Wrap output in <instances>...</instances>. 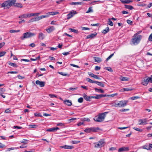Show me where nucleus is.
Listing matches in <instances>:
<instances>
[{
	"mask_svg": "<svg viewBox=\"0 0 152 152\" xmlns=\"http://www.w3.org/2000/svg\"><path fill=\"white\" fill-rule=\"evenodd\" d=\"M108 113L106 112L99 114L97 116H96L94 118V120L96 122H102L103 121L106 116V115Z\"/></svg>",
	"mask_w": 152,
	"mask_h": 152,
	"instance_id": "1",
	"label": "nucleus"
},
{
	"mask_svg": "<svg viewBox=\"0 0 152 152\" xmlns=\"http://www.w3.org/2000/svg\"><path fill=\"white\" fill-rule=\"evenodd\" d=\"M142 36L140 35H139L138 34H135L132 39V42L134 45H137L140 42L142 39Z\"/></svg>",
	"mask_w": 152,
	"mask_h": 152,
	"instance_id": "2",
	"label": "nucleus"
},
{
	"mask_svg": "<svg viewBox=\"0 0 152 152\" xmlns=\"http://www.w3.org/2000/svg\"><path fill=\"white\" fill-rule=\"evenodd\" d=\"M16 1V0H8L4 1L2 4L1 7H7L9 8Z\"/></svg>",
	"mask_w": 152,
	"mask_h": 152,
	"instance_id": "3",
	"label": "nucleus"
},
{
	"mask_svg": "<svg viewBox=\"0 0 152 152\" xmlns=\"http://www.w3.org/2000/svg\"><path fill=\"white\" fill-rule=\"evenodd\" d=\"M36 35L35 33H31L28 31L24 33L23 36L20 37L21 40H23L25 39L28 38L35 36Z\"/></svg>",
	"mask_w": 152,
	"mask_h": 152,
	"instance_id": "4",
	"label": "nucleus"
},
{
	"mask_svg": "<svg viewBox=\"0 0 152 152\" xmlns=\"http://www.w3.org/2000/svg\"><path fill=\"white\" fill-rule=\"evenodd\" d=\"M128 102V100H122L116 102L114 104V106L117 107H123L126 106Z\"/></svg>",
	"mask_w": 152,
	"mask_h": 152,
	"instance_id": "5",
	"label": "nucleus"
},
{
	"mask_svg": "<svg viewBox=\"0 0 152 152\" xmlns=\"http://www.w3.org/2000/svg\"><path fill=\"white\" fill-rule=\"evenodd\" d=\"M86 80L88 82H89L90 83H95L99 86L102 87H104V85L103 83L102 82H100L99 81H93L91 80L90 79L88 78H86Z\"/></svg>",
	"mask_w": 152,
	"mask_h": 152,
	"instance_id": "6",
	"label": "nucleus"
},
{
	"mask_svg": "<svg viewBox=\"0 0 152 152\" xmlns=\"http://www.w3.org/2000/svg\"><path fill=\"white\" fill-rule=\"evenodd\" d=\"M104 142L103 140H101L97 142L94 143V144H95V145L94 147L96 148H98L101 147L104 145Z\"/></svg>",
	"mask_w": 152,
	"mask_h": 152,
	"instance_id": "7",
	"label": "nucleus"
},
{
	"mask_svg": "<svg viewBox=\"0 0 152 152\" xmlns=\"http://www.w3.org/2000/svg\"><path fill=\"white\" fill-rule=\"evenodd\" d=\"M76 14H77V12L76 11L74 10H72L67 15V19H69L72 18L74 15Z\"/></svg>",
	"mask_w": 152,
	"mask_h": 152,
	"instance_id": "8",
	"label": "nucleus"
},
{
	"mask_svg": "<svg viewBox=\"0 0 152 152\" xmlns=\"http://www.w3.org/2000/svg\"><path fill=\"white\" fill-rule=\"evenodd\" d=\"M97 34L96 32H94V33L91 34L89 35H88L86 36V39H92L95 37L96 35Z\"/></svg>",
	"mask_w": 152,
	"mask_h": 152,
	"instance_id": "9",
	"label": "nucleus"
},
{
	"mask_svg": "<svg viewBox=\"0 0 152 152\" xmlns=\"http://www.w3.org/2000/svg\"><path fill=\"white\" fill-rule=\"evenodd\" d=\"M35 83L36 84L39 85L41 87H44L45 83V82L40 81L38 80L36 81Z\"/></svg>",
	"mask_w": 152,
	"mask_h": 152,
	"instance_id": "10",
	"label": "nucleus"
},
{
	"mask_svg": "<svg viewBox=\"0 0 152 152\" xmlns=\"http://www.w3.org/2000/svg\"><path fill=\"white\" fill-rule=\"evenodd\" d=\"M129 150L128 147H123L118 149V151L119 152H122L124 151H128Z\"/></svg>",
	"mask_w": 152,
	"mask_h": 152,
	"instance_id": "11",
	"label": "nucleus"
},
{
	"mask_svg": "<svg viewBox=\"0 0 152 152\" xmlns=\"http://www.w3.org/2000/svg\"><path fill=\"white\" fill-rule=\"evenodd\" d=\"M139 124H147V120L146 118L143 119H140L139 121Z\"/></svg>",
	"mask_w": 152,
	"mask_h": 152,
	"instance_id": "12",
	"label": "nucleus"
},
{
	"mask_svg": "<svg viewBox=\"0 0 152 152\" xmlns=\"http://www.w3.org/2000/svg\"><path fill=\"white\" fill-rule=\"evenodd\" d=\"M59 129V128L58 127H53L50 128L49 129H47L46 131L47 132H53Z\"/></svg>",
	"mask_w": 152,
	"mask_h": 152,
	"instance_id": "13",
	"label": "nucleus"
},
{
	"mask_svg": "<svg viewBox=\"0 0 152 152\" xmlns=\"http://www.w3.org/2000/svg\"><path fill=\"white\" fill-rule=\"evenodd\" d=\"M55 28L53 26H51L49 28L46 29V31L48 33H50L54 30Z\"/></svg>",
	"mask_w": 152,
	"mask_h": 152,
	"instance_id": "14",
	"label": "nucleus"
},
{
	"mask_svg": "<svg viewBox=\"0 0 152 152\" xmlns=\"http://www.w3.org/2000/svg\"><path fill=\"white\" fill-rule=\"evenodd\" d=\"M13 6H14V7H17L20 8H21L23 7V5L21 3H15V2L14 4H13Z\"/></svg>",
	"mask_w": 152,
	"mask_h": 152,
	"instance_id": "15",
	"label": "nucleus"
},
{
	"mask_svg": "<svg viewBox=\"0 0 152 152\" xmlns=\"http://www.w3.org/2000/svg\"><path fill=\"white\" fill-rule=\"evenodd\" d=\"M149 77L145 79L142 83V84L143 85L146 86L148 84V82H150V80L149 79Z\"/></svg>",
	"mask_w": 152,
	"mask_h": 152,
	"instance_id": "16",
	"label": "nucleus"
},
{
	"mask_svg": "<svg viewBox=\"0 0 152 152\" xmlns=\"http://www.w3.org/2000/svg\"><path fill=\"white\" fill-rule=\"evenodd\" d=\"M45 38L44 34L42 32L39 34L38 38L41 40H43Z\"/></svg>",
	"mask_w": 152,
	"mask_h": 152,
	"instance_id": "17",
	"label": "nucleus"
},
{
	"mask_svg": "<svg viewBox=\"0 0 152 152\" xmlns=\"http://www.w3.org/2000/svg\"><path fill=\"white\" fill-rule=\"evenodd\" d=\"M83 97L84 99L88 101H90V99H92V98H91L92 96H88L85 94H84Z\"/></svg>",
	"mask_w": 152,
	"mask_h": 152,
	"instance_id": "18",
	"label": "nucleus"
},
{
	"mask_svg": "<svg viewBox=\"0 0 152 152\" xmlns=\"http://www.w3.org/2000/svg\"><path fill=\"white\" fill-rule=\"evenodd\" d=\"M123 4H129L132 2V1L130 0H120Z\"/></svg>",
	"mask_w": 152,
	"mask_h": 152,
	"instance_id": "19",
	"label": "nucleus"
},
{
	"mask_svg": "<svg viewBox=\"0 0 152 152\" xmlns=\"http://www.w3.org/2000/svg\"><path fill=\"white\" fill-rule=\"evenodd\" d=\"M64 103L68 106H71L72 105V102L71 101L69 100H66L64 102Z\"/></svg>",
	"mask_w": 152,
	"mask_h": 152,
	"instance_id": "20",
	"label": "nucleus"
},
{
	"mask_svg": "<svg viewBox=\"0 0 152 152\" xmlns=\"http://www.w3.org/2000/svg\"><path fill=\"white\" fill-rule=\"evenodd\" d=\"M19 18H29V14H24L19 16Z\"/></svg>",
	"mask_w": 152,
	"mask_h": 152,
	"instance_id": "21",
	"label": "nucleus"
},
{
	"mask_svg": "<svg viewBox=\"0 0 152 152\" xmlns=\"http://www.w3.org/2000/svg\"><path fill=\"white\" fill-rule=\"evenodd\" d=\"M59 13V12H48L47 14L48 15H49H49H56Z\"/></svg>",
	"mask_w": 152,
	"mask_h": 152,
	"instance_id": "22",
	"label": "nucleus"
},
{
	"mask_svg": "<svg viewBox=\"0 0 152 152\" xmlns=\"http://www.w3.org/2000/svg\"><path fill=\"white\" fill-rule=\"evenodd\" d=\"M62 148L65 149H72L73 148L72 146L65 145L61 147Z\"/></svg>",
	"mask_w": 152,
	"mask_h": 152,
	"instance_id": "23",
	"label": "nucleus"
},
{
	"mask_svg": "<svg viewBox=\"0 0 152 152\" xmlns=\"http://www.w3.org/2000/svg\"><path fill=\"white\" fill-rule=\"evenodd\" d=\"M132 90V89L131 88H124L121 89L120 90V91H122V92L125 91H131Z\"/></svg>",
	"mask_w": 152,
	"mask_h": 152,
	"instance_id": "24",
	"label": "nucleus"
},
{
	"mask_svg": "<svg viewBox=\"0 0 152 152\" xmlns=\"http://www.w3.org/2000/svg\"><path fill=\"white\" fill-rule=\"evenodd\" d=\"M94 59L95 61L98 63H99L102 61L101 58L98 57H95Z\"/></svg>",
	"mask_w": 152,
	"mask_h": 152,
	"instance_id": "25",
	"label": "nucleus"
},
{
	"mask_svg": "<svg viewBox=\"0 0 152 152\" xmlns=\"http://www.w3.org/2000/svg\"><path fill=\"white\" fill-rule=\"evenodd\" d=\"M109 31V29L108 27H107L105 29H104L102 31V33L104 34H106Z\"/></svg>",
	"mask_w": 152,
	"mask_h": 152,
	"instance_id": "26",
	"label": "nucleus"
},
{
	"mask_svg": "<svg viewBox=\"0 0 152 152\" xmlns=\"http://www.w3.org/2000/svg\"><path fill=\"white\" fill-rule=\"evenodd\" d=\"M70 4L71 5H81L82 4V2H73L70 3Z\"/></svg>",
	"mask_w": 152,
	"mask_h": 152,
	"instance_id": "27",
	"label": "nucleus"
},
{
	"mask_svg": "<svg viewBox=\"0 0 152 152\" xmlns=\"http://www.w3.org/2000/svg\"><path fill=\"white\" fill-rule=\"evenodd\" d=\"M91 128V132H96L98 130H99V128L98 127L97 128H94V127H92V128Z\"/></svg>",
	"mask_w": 152,
	"mask_h": 152,
	"instance_id": "28",
	"label": "nucleus"
},
{
	"mask_svg": "<svg viewBox=\"0 0 152 152\" xmlns=\"http://www.w3.org/2000/svg\"><path fill=\"white\" fill-rule=\"evenodd\" d=\"M81 120L82 121H87L88 122H89L90 121L89 118H81Z\"/></svg>",
	"mask_w": 152,
	"mask_h": 152,
	"instance_id": "29",
	"label": "nucleus"
},
{
	"mask_svg": "<svg viewBox=\"0 0 152 152\" xmlns=\"http://www.w3.org/2000/svg\"><path fill=\"white\" fill-rule=\"evenodd\" d=\"M124 6L125 8L130 10H132L133 9V7L130 5H125Z\"/></svg>",
	"mask_w": 152,
	"mask_h": 152,
	"instance_id": "30",
	"label": "nucleus"
},
{
	"mask_svg": "<svg viewBox=\"0 0 152 152\" xmlns=\"http://www.w3.org/2000/svg\"><path fill=\"white\" fill-rule=\"evenodd\" d=\"M96 91L97 92H100L101 93H104V91L102 89H98L97 88H94Z\"/></svg>",
	"mask_w": 152,
	"mask_h": 152,
	"instance_id": "31",
	"label": "nucleus"
},
{
	"mask_svg": "<svg viewBox=\"0 0 152 152\" xmlns=\"http://www.w3.org/2000/svg\"><path fill=\"white\" fill-rule=\"evenodd\" d=\"M121 80L122 81H127L128 80L129 78L126 77H121Z\"/></svg>",
	"mask_w": 152,
	"mask_h": 152,
	"instance_id": "32",
	"label": "nucleus"
},
{
	"mask_svg": "<svg viewBox=\"0 0 152 152\" xmlns=\"http://www.w3.org/2000/svg\"><path fill=\"white\" fill-rule=\"evenodd\" d=\"M107 24L111 26H113V22L110 19V18L108 19Z\"/></svg>",
	"mask_w": 152,
	"mask_h": 152,
	"instance_id": "33",
	"label": "nucleus"
},
{
	"mask_svg": "<svg viewBox=\"0 0 152 152\" xmlns=\"http://www.w3.org/2000/svg\"><path fill=\"white\" fill-rule=\"evenodd\" d=\"M92 7H89L88 10L86 12V13H88L90 12H93V10L92 9Z\"/></svg>",
	"mask_w": 152,
	"mask_h": 152,
	"instance_id": "34",
	"label": "nucleus"
},
{
	"mask_svg": "<svg viewBox=\"0 0 152 152\" xmlns=\"http://www.w3.org/2000/svg\"><path fill=\"white\" fill-rule=\"evenodd\" d=\"M20 31V30H11L10 31V32L11 33H12L15 32H18Z\"/></svg>",
	"mask_w": 152,
	"mask_h": 152,
	"instance_id": "35",
	"label": "nucleus"
},
{
	"mask_svg": "<svg viewBox=\"0 0 152 152\" xmlns=\"http://www.w3.org/2000/svg\"><path fill=\"white\" fill-rule=\"evenodd\" d=\"M39 13H30L29 14V17L34 16H37L39 14Z\"/></svg>",
	"mask_w": 152,
	"mask_h": 152,
	"instance_id": "36",
	"label": "nucleus"
},
{
	"mask_svg": "<svg viewBox=\"0 0 152 152\" xmlns=\"http://www.w3.org/2000/svg\"><path fill=\"white\" fill-rule=\"evenodd\" d=\"M84 131L86 132H91V128H86L85 129Z\"/></svg>",
	"mask_w": 152,
	"mask_h": 152,
	"instance_id": "37",
	"label": "nucleus"
},
{
	"mask_svg": "<svg viewBox=\"0 0 152 152\" xmlns=\"http://www.w3.org/2000/svg\"><path fill=\"white\" fill-rule=\"evenodd\" d=\"M92 99L95 98L96 99H98L100 98L99 95H96V96H92Z\"/></svg>",
	"mask_w": 152,
	"mask_h": 152,
	"instance_id": "38",
	"label": "nucleus"
},
{
	"mask_svg": "<svg viewBox=\"0 0 152 152\" xmlns=\"http://www.w3.org/2000/svg\"><path fill=\"white\" fill-rule=\"evenodd\" d=\"M20 142L24 144H27L28 143V140L23 139L22 140L20 141Z\"/></svg>",
	"mask_w": 152,
	"mask_h": 152,
	"instance_id": "39",
	"label": "nucleus"
},
{
	"mask_svg": "<svg viewBox=\"0 0 152 152\" xmlns=\"http://www.w3.org/2000/svg\"><path fill=\"white\" fill-rule=\"evenodd\" d=\"M139 98H140V97L139 96H133V97H132L130 98V99L132 100H134L135 99H139Z\"/></svg>",
	"mask_w": 152,
	"mask_h": 152,
	"instance_id": "40",
	"label": "nucleus"
},
{
	"mask_svg": "<svg viewBox=\"0 0 152 152\" xmlns=\"http://www.w3.org/2000/svg\"><path fill=\"white\" fill-rule=\"evenodd\" d=\"M9 64L10 65L14 66L15 67H16L17 66L15 64L13 63L10 62L9 63Z\"/></svg>",
	"mask_w": 152,
	"mask_h": 152,
	"instance_id": "41",
	"label": "nucleus"
},
{
	"mask_svg": "<svg viewBox=\"0 0 152 152\" xmlns=\"http://www.w3.org/2000/svg\"><path fill=\"white\" fill-rule=\"evenodd\" d=\"M69 30L72 32H74L75 33H77V32H78V31L77 30L72 28H69Z\"/></svg>",
	"mask_w": 152,
	"mask_h": 152,
	"instance_id": "42",
	"label": "nucleus"
},
{
	"mask_svg": "<svg viewBox=\"0 0 152 152\" xmlns=\"http://www.w3.org/2000/svg\"><path fill=\"white\" fill-rule=\"evenodd\" d=\"M148 146L147 145H145L142 147V148L143 149H147V150H150V148H149V147H148Z\"/></svg>",
	"mask_w": 152,
	"mask_h": 152,
	"instance_id": "43",
	"label": "nucleus"
},
{
	"mask_svg": "<svg viewBox=\"0 0 152 152\" xmlns=\"http://www.w3.org/2000/svg\"><path fill=\"white\" fill-rule=\"evenodd\" d=\"M40 17V18L42 19V18H47L49 17V15H48V14L47 13V14L45 15H42Z\"/></svg>",
	"mask_w": 152,
	"mask_h": 152,
	"instance_id": "44",
	"label": "nucleus"
},
{
	"mask_svg": "<svg viewBox=\"0 0 152 152\" xmlns=\"http://www.w3.org/2000/svg\"><path fill=\"white\" fill-rule=\"evenodd\" d=\"M6 53L5 51H2L0 52V57L4 56Z\"/></svg>",
	"mask_w": 152,
	"mask_h": 152,
	"instance_id": "45",
	"label": "nucleus"
},
{
	"mask_svg": "<svg viewBox=\"0 0 152 152\" xmlns=\"http://www.w3.org/2000/svg\"><path fill=\"white\" fill-rule=\"evenodd\" d=\"M105 69L106 70H107L109 71L110 72H112L113 71V69H112V68L110 67H105Z\"/></svg>",
	"mask_w": 152,
	"mask_h": 152,
	"instance_id": "46",
	"label": "nucleus"
},
{
	"mask_svg": "<svg viewBox=\"0 0 152 152\" xmlns=\"http://www.w3.org/2000/svg\"><path fill=\"white\" fill-rule=\"evenodd\" d=\"M133 129H134L135 130L137 131L140 132H142V129H140L139 128H136V127H134L133 128Z\"/></svg>",
	"mask_w": 152,
	"mask_h": 152,
	"instance_id": "47",
	"label": "nucleus"
},
{
	"mask_svg": "<svg viewBox=\"0 0 152 152\" xmlns=\"http://www.w3.org/2000/svg\"><path fill=\"white\" fill-rule=\"evenodd\" d=\"M83 101V99L82 97H80V98H79L78 99V102L80 103H82Z\"/></svg>",
	"mask_w": 152,
	"mask_h": 152,
	"instance_id": "48",
	"label": "nucleus"
},
{
	"mask_svg": "<svg viewBox=\"0 0 152 152\" xmlns=\"http://www.w3.org/2000/svg\"><path fill=\"white\" fill-rule=\"evenodd\" d=\"M34 115L35 117H42V115L40 113H35Z\"/></svg>",
	"mask_w": 152,
	"mask_h": 152,
	"instance_id": "49",
	"label": "nucleus"
},
{
	"mask_svg": "<svg viewBox=\"0 0 152 152\" xmlns=\"http://www.w3.org/2000/svg\"><path fill=\"white\" fill-rule=\"evenodd\" d=\"M72 142L73 144H77L80 142V141H72Z\"/></svg>",
	"mask_w": 152,
	"mask_h": 152,
	"instance_id": "50",
	"label": "nucleus"
},
{
	"mask_svg": "<svg viewBox=\"0 0 152 152\" xmlns=\"http://www.w3.org/2000/svg\"><path fill=\"white\" fill-rule=\"evenodd\" d=\"M58 73H59V74L61 75L64 76H65L67 75L66 74L63 73L62 72H58Z\"/></svg>",
	"mask_w": 152,
	"mask_h": 152,
	"instance_id": "51",
	"label": "nucleus"
},
{
	"mask_svg": "<svg viewBox=\"0 0 152 152\" xmlns=\"http://www.w3.org/2000/svg\"><path fill=\"white\" fill-rule=\"evenodd\" d=\"M148 39L150 41H152V33L149 35Z\"/></svg>",
	"mask_w": 152,
	"mask_h": 152,
	"instance_id": "52",
	"label": "nucleus"
},
{
	"mask_svg": "<svg viewBox=\"0 0 152 152\" xmlns=\"http://www.w3.org/2000/svg\"><path fill=\"white\" fill-rule=\"evenodd\" d=\"M104 1H99V0L95 1H94L93 2H91V3H93L97 2H99V3H104Z\"/></svg>",
	"mask_w": 152,
	"mask_h": 152,
	"instance_id": "53",
	"label": "nucleus"
},
{
	"mask_svg": "<svg viewBox=\"0 0 152 152\" xmlns=\"http://www.w3.org/2000/svg\"><path fill=\"white\" fill-rule=\"evenodd\" d=\"M56 125L57 126H63L64 125V124L62 123H57L56 124Z\"/></svg>",
	"mask_w": 152,
	"mask_h": 152,
	"instance_id": "54",
	"label": "nucleus"
},
{
	"mask_svg": "<svg viewBox=\"0 0 152 152\" xmlns=\"http://www.w3.org/2000/svg\"><path fill=\"white\" fill-rule=\"evenodd\" d=\"M82 28L83 30H89L90 29V28L86 27H82Z\"/></svg>",
	"mask_w": 152,
	"mask_h": 152,
	"instance_id": "55",
	"label": "nucleus"
},
{
	"mask_svg": "<svg viewBox=\"0 0 152 152\" xmlns=\"http://www.w3.org/2000/svg\"><path fill=\"white\" fill-rule=\"evenodd\" d=\"M29 127L31 128H35L37 126L35 125H29Z\"/></svg>",
	"mask_w": 152,
	"mask_h": 152,
	"instance_id": "56",
	"label": "nucleus"
},
{
	"mask_svg": "<svg viewBox=\"0 0 152 152\" xmlns=\"http://www.w3.org/2000/svg\"><path fill=\"white\" fill-rule=\"evenodd\" d=\"M114 53L111 54L107 59L106 60L108 61L109 60L113 55Z\"/></svg>",
	"mask_w": 152,
	"mask_h": 152,
	"instance_id": "57",
	"label": "nucleus"
},
{
	"mask_svg": "<svg viewBox=\"0 0 152 152\" xmlns=\"http://www.w3.org/2000/svg\"><path fill=\"white\" fill-rule=\"evenodd\" d=\"M129 110V109H122L120 110L121 111V112H124V111H126Z\"/></svg>",
	"mask_w": 152,
	"mask_h": 152,
	"instance_id": "58",
	"label": "nucleus"
},
{
	"mask_svg": "<svg viewBox=\"0 0 152 152\" xmlns=\"http://www.w3.org/2000/svg\"><path fill=\"white\" fill-rule=\"evenodd\" d=\"M100 67L99 66H96L95 68V70L96 71H97L100 69Z\"/></svg>",
	"mask_w": 152,
	"mask_h": 152,
	"instance_id": "59",
	"label": "nucleus"
},
{
	"mask_svg": "<svg viewBox=\"0 0 152 152\" xmlns=\"http://www.w3.org/2000/svg\"><path fill=\"white\" fill-rule=\"evenodd\" d=\"M49 95L50 96V97L51 98H54V97H57V96H56L54 94H50Z\"/></svg>",
	"mask_w": 152,
	"mask_h": 152,
	"instance_id": "60",
	"label": "nucleus"
},
{
	"mask_svg": "<svg viewBox=\"0 0 152 152\" xmlns=\"http://www.w3.org/2000/svg\"><path fill=\"white\" fill-rule=\"evenodd\" d=\"M126 22L128 24H132V21L129 20H127Z\"/></svg>",
	"mask_w": 152,
	"mask_h": 152,
	"instance_id": "61",
	"label": "nucleus"
},
{
	"mask_svg": "<svg viewBox=\"0 0 152 152\" xmlns=\"http://www.w3.org/2000/svg\"><path fill=\"white\" fill-rule=\"evenodd\" d=\"M70 65L72 66H73V67H77V68H79L80 67L79 66H77V65H75V64H70Z\"/></svg>",
	"mask_w": 152,
	"mask_h": 152,
	"instance_id": "62",
	"label": "nucleus"
},
{
	"mask_svg": "<svg viewBox=\"0 0 152 152\" xmlns=\"http://www.w3.org/2000/svg\"><path fill=\"white\" fill-rule=\"evenodd\" d=\"M35 21H38L41 19L40 18V17H38L36 18H35Z\"/></svg>",
	"mask_w": 152,
	"mask_h": 152,
	"instance_id": "63",
	"label": "nucleus"
},
{
	"mask_svg": "<svg viewBox=\"0 0 152 152\" xmlns=\"http://www.w3.org/2000/svg\"><path fill=\"white\" fill-rule=\"evenodd\" d=\"M69 52H64L62 53V54L65 56H66L69 54Z\"/></svg>",
	"mask_w": 152,
	"mask_h": 152,
	"instance_id": "64",
	"label": "nucleus"
}]
</instances>
